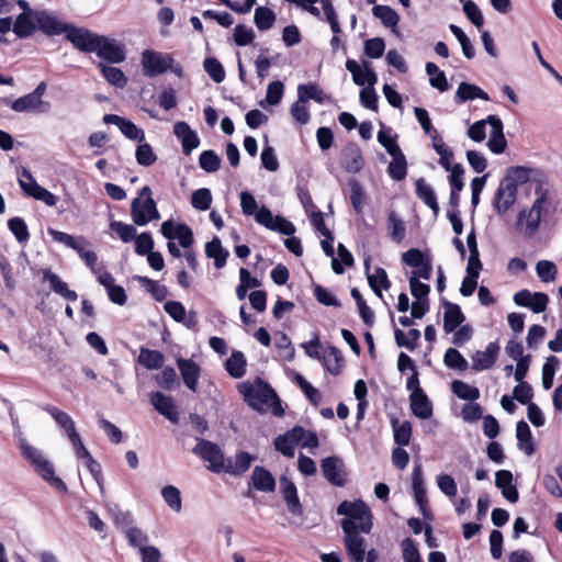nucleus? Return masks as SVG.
<instances>
[{
	"label": "nucleus",
	"mask_w": 562,
	"mask_h": 562,
	"mask_svg": "<svg viewBox=\"0 0 562 562\" xmlns=\"http://www.w3.org/2000/svg\"><path fill=\"white\" fill-rule=\"evenodd\" d=\"M238 391L244 396V401L254 411L260 414L270 412L276 417L284 415V409L277 392L262 379L256 378L252 382H241L238 385Z\"/></svg>",
	"instance_id": "obj_1"
},
{
	"label": "nucleus",
	"mask_w": 562,
	"mask_h": 562,
	"mask_svg": "<svg viewBox=\"0 0 562 562\" xmlns=\"http://www.w3.org/2000/svg\"><path fill=\"white\" fill-rule=\"evenodd\" d=\"M337 514L351 519L362 533H369L372 529V514L369 506L361 499L355 502L344 501L337 507Z\"/></svg>",
	"instance_id": "obj_2"
},
{
	"label": "nucleus",
	"mask_w": 562,
	"mask_h": 562,
	"mask_svg": "<svg viewBox=\"0 0 562 562\" xmlns=\"http://www.w3.org/2000/svg\"><path fill=\"white\" fill-rule=\"evenodd\" d=\"M341 529L345 533L344 543L351 562H363L366 557L364 538L361 530L351 519L341 520Z\"/></svg>",
	"instance_id": "obj_3"
},
{
	"label": "nucleus",
	"mask_w": 562,
	"mask_h": 562,
	"mask_svg": "<svg viewBox=\"0 0 562 562\" xmlns=\"http://www.w3.org/2000/svg\"><path fill=\"white\" fill-rule=\"evenodd\" d=\"M192 452L209 462L207 469L210 471L214 473L224 472L227 459L217 443L198 438V443Z\"/></svg>",
	"instance_id": "obj_4"
},
{
	"label": "nucleus",
	"mask_w": 562,
	"mask_h": 562,
	"mask_svg": "<svg viewBox=\"0 0 562 562\" xmlns=\"http://www.w3.org/2000/svg\"><path fill=\"white\" fill-rule=\"evenodd\" d=\"M19 184L25 195L42 201L47 206H55L57 204V196L40 186L32 173L24 167L20 173Z\"/></svg>",
	"instance_id": "obj_5"
},
{
	"label": "nucleus",
	"mask_w": 562,
	"mask_h": 562,
	"mask_svg": "<svg viewBox=\"0 0 562 562\" xmlns=\"http://www.w3.org/2000/svg\"><path fill=\"white\" fill-rule=\"evenodd\" d=\"M131 216L135 225L145 226L151 221H158L160 214L153 198L142 200L135 198L131 204Z\"/></svg>",
	"instance_id": "obj_6"
},
{
	"label": "nucleus",
	"mask_w": 562,
	"mask_h": 562,
	"mask_svg": "<svg viewBox=\"0 0 562 562\" xmlns=\"http://www.w3.org/2000/svg\"><path fill=\"white\" fill-rule=\"evenodd\" d=\"M172 63L173 58L170 55H162L150 49H146L142 53L143 72L148 78L164 74L171 67Z\"/></svg>",
	"instance_id": "obj_7"
},
{
	"label": "nucleus",
	"mask_w": 562,
	"mask_h": 562,
	"mask_svg": "<svg viewBox=\"0 0 562 562\" xmlns=\"http://www.w3.org/2000/svg\"><path fill=\"white\" fill-rule=\"evenodd\" d=\"M93 48L92 53H95L101 59L111 64L122 63L126 58L124 46L117 41L104 35H99Z\"/></svg>",
	"instance_id": "obj_8"
},
{
	"label": "nucleus",
	"mask_w": 562,
	"mask_h": 562,
	"mask_svg": "<svg viewBox=\"0 0 562 562\" xmlns=\"http://www.w3.org/2000/svg\"><path fill=\"white\" fill-rule=\"evenodd\" d=\"M324 477L333 485L342 487L346 484V471L344 461L336 457H327L321 463Z\"/></svg>",
	"instance_id": "obj_9"
},
{
	"label": "nucleus",
	"mask_w": 562,
	"mask_h": 562,
	"mask_svg": "<svg viewBox=\"0 0 562 562\" xmlns=\"http://www.w3.org/2000/svg\"><path fill=\"white\" fill-rule=\"evenodd\" d=\"M66 38L79 50L92 53L99 35L82 27L68 25Z\"/></svg>",
	"instance_id": "obj_10"
},
{
	"label": "nucleus",
	"mask_w": 562,
	"mask_h": 562,
	"mask_svg": "<svg viewBox=\"0 0 562 562\" xmlns=\"http://www.w3.org/2000/svg\"><path fill=\"white\" fill-rule=\"evenodd\" d=\"M517 189L510 184L499 181L498 188L493 198V206L498 215L503 216L513 206L517 199Z\"/></svg>",
	"instance_id": "obj_11"
},
{
	"label": "nucleus",
	"mask_w": 562,
	"mask_h": 562,
	"mask_svg": "<svg viewBox=\"0 0 562 562\" xmlns=\"http://www.w3.org/2000/svg\"><path fill=\"white\" fill-rule=\"evenodd\" d=\"M546 202V196L542 194L533 202L530 210L521 211L518 214V224L521 225L525 221V234L532 236L539 228L541 221L542 204Z\"/></svg>",
	"instance_id": "obj_12"
},
{
	"label": "nucleus",
	"mask_w": 562,
	"mask_h": 562,
	"mask_svg": "<svg viewBox=\"0 0 562 562\" xmlns=\"http://www.w3.org/2000/svg\"><path fill=\"white\" fill-rule=\"evenodd\" d=\"M340 165L349 173H358L363 168L364 158L358 145L349 143L341 149Z\"/></svg>",
	"instance_id": "obj_13"
},
{
	"label": "nucleus",
	"mask_w": 562,
	"mask_h": 562,
	"mask_svg": "<svg viewBox=\"0 0 562 562\" xmlns=\"http://www.w3.org/2000/svg\"><path fill=\"white\" fill-rule=\"evenodd\" d=\"M34 20L40 31L46 35H60L66 33L68 24L60 22L53 13L45 10L36 11Z\"/></svg>",
	"instance_id": "obj_14"
},
{
	"label": "nucleus",
	"mask_w": 562,
	"mask_h": 562,
	"mask_svg": "<svg viewBox=\"0 0 562 562\" xmlns=\"http://www.w3.org/2000/svg\"><path fill=\"white\" fill-rule=\"evenodd\" d=\"M487 123L492 127L487 140L488 149L496 155L504 153L507 146V140L503 132L504 126L502 120L496 115H488Z\"/></svg>",
	"instance_id": "obj_15"
},
{
	"label": "nucleus",
	"mask_w": 562,
	"mask_h": 562,
	"mask_svg": "<svg viewBox=\"0 0 562 562\" xmlns=\"http://www.w3.org/2000/svg\"><path fill=\"white\" fill-rule=\"evenodd\" d=\"M173 134L180 140L182 153L189 156L193 149L200 145L198 134L190 127L187 122L179 121L173 125Z\"/></svg>",
	"instance_id": "obj_16"
},
{
	"label": "nucleus",
	"mask_w": 562,
	"mask_h": 562,
	"mask_svg": "<svg viewBox=\"0 0 562 562\" xmlns=\"http://www.w3.org/2000/svg\"><path fill=\"white\" fill-rule=\"evenodd\" d=\"M103 122L105 124L116 125L121 133L128 139L143 142L145 138L144 131L125 117L119 116L116 114H105Z\"/></svg>",
	"instance_id": "obj_17"
},
{
	"label": "nucleus",
	"mask_w": 562,
	"mask_h": 562,
	"mask_svg": "<svg viewBox=\"0 0 562 562\" xmlns=\"http://www.w3.org/2000/svg\"><path fill=\"white\" fill-rule=\"evenodd\" d=\"M150 403L154 408L169 422L172 424L179 423V413L172 397L167 396L161 392H153L150 395Z\"/></svg>",
	"instance_id": "obj_18"
},
{
	"label": "nucleus",
	"mask_w": 562,
	"mask_h": 562,
	"mask_svg": "<svg viewBox=\"0 0 562 562\" xmlns=\"http://www.w3.org/2000/svg\"><path fill=\"white\" fill-rule=\"evenodd\" d=\"M177 366L181 373L183 383L192 392H196L199 378L201 375L200 366L191 359H177Z\"/></svg>",
	"instance_id": "obj_19"
},
{
	"label": "nucleus",
	"mask_w": 562,
	"mask_h": 562,
	"mask_svg": "<svg viewBox=\"0 0 562 562\" xmlns=\"http://www.w3.org/2000/svg\"><path fill=\"white\" fill-rule=\"evenodd\" d=\"M412 488L414 499L419 507L420 513L426 517L427 515V498L426 487L423 475V467L420 463L415 464L412 473Z\"/></svg>",
	"instance_id": "obj_20"
},
{
	"label": "nucleus",
	"mask_w": 562,
	"mask_h": 562,
	"mask_svg": "<svg viewBox=\"0 0 562 562\" xmlns=\"http://www.w3.org/2000/svg\"><path fill=\"white\" fill-rule=\"evenodd\" d=\"M11 109L18 113H46L50 109V104L46 101L36 99L31 92L14 100L11 103Z\"/></svg>",
	"instance_id": "obj_21"
},
{
	"label": "nucleus",
	"mask_w": 562,
	"mask_h": 562,
	"mask_svg": "<svg viewBox=\"0 0 562 562\" xmlns=\"http://www.w3.org/2000/svg\"><path fill=\"white\" fill-rule=\"evenodd\" d=\"M300 429L294 427L273 439L274 449L286 458L294 457L295 446L300 443Z\"/></svg>",
	"instance_id": "obj_22"
},
{
	"label": "nucleus",
	"mask_w": 562,
	"mask_h": 562,
	"mask_svg": "<svg viewBox=\"0 0 562 562\" xmlns=\"http://www.w3.org/2000/svg\"><path fill=\"white\" fill-rule=\"evenodd\" d=\"M499 351V346L496 341L490 342L485 350L476 351L472 357V369L475 371L487 370L493 367Z\"/></svg>",
	"instance_id": "obj_23"
},
{
	"label": "nucleus",
	"mask_w": 562,
	"mask_h": 562,
	"mask_svg": "<svg viewBox=\"0 0 562 562\" xmlns=\"http://www.w3.org/2000/svg\"><path fill=\"white\" fill-rule=\"evenodd\" d=\"M281 491L286 506L291 514L301 516L303 514V507L297 496V490L295 484L286 476L280 477Z\"/></svg>",
	"instance_id": "obj_24"
},
{
	"label": "nucleus",
	"mask_w": 562,
	"mask_h": 562,
	"mask_svg": "<svg viewBox=\"0 0 562 562\" xmlns=\"http://www.w3.org/2000/svg\"><path fill=\"white\" fill-rule=\"evenodd\" d=\"M347 70L352 75V80L357 86H374L378 81L376 74L364 64V68L361 69L359 64L353 59H348L346 61Z\"/></svg>",
	"instance_id": "obj_25"
},
{
	"label": "nucleus",
	"mask_w": 562,
	"mask_h": 562,
	"mask_svg": "<svg viewBox=\"0 0 562 562\" xmlns=\"http://www.w3.org/2000/svg\"><path fill=\"white\" fill-rule=\"evenodd\" d=\"M43 279L49 283L50 290L64 297L69 302H75L78 299L76 291L70 290L66 282H64L56 273L46 269L43 271Z\"/></svg>",
	"instance_id": "obj_26"
},
{
	"label": "nucleus",
	"mask_w": 562,
	"mask_h": 562,
	"mask_svg": "<svg viewBox=\"0 0 562 562\" xmlns=\"http://www.w3.org/2000/svg\"><path fill=\"white\" fill-rule=\"evenodd\" d=\"M443 329L447 334L453 333L465 319L460 306L456 303L443 301Z\"/></svg>",
	"instance_id": "obj_27"
},
{
	"label": "nucleus",
	"mask_w": 562,
	"mask_h": 562,
	"mask_svg": "<svg viewBox=\"0 0 562 562\" xmlns=\"http://www.w3.org/2000/svg\"><path fill=\"white\" fill-rule=\"evenodd\" d=\"M409 401L411 409L416 417L420 419H428L431 417L432 404L423 390H417V392L411 393Z\"/></svg>",
	"instance_id": "obj_28"
},
{
	"label": "nucleus",
	"mask_w": 562,
	"mask_h": 562,
	"mask_svg": "<svg viewBox=\"0 0 562 562\" xmlns=\"http://www.w3.org/2000/svg\"><path fill=\"white\" fill-rule=\"evenodd\" d=\"M474 99H481L484 101H488L490 97L479 86H476L474 83H469L465 81L461 82L456 91L454 102L457 104H462L469 100H474Z\"/></svg>",
	"instance_id": "obj_29"
},
{
	"label": "nucleus",
	"mask_w": 562,
	"mask_h": 562,
	"mask_svg": "<svg viewBox=\"0 0 562 562\" xmlns=\"http://www.w3.org/2000/svg\"><path fill=\"white\" fill-rule=\"evenodd\" d=\"M34 13L33 10H29V12H22L16 16L11 30L19 38L30 37L34 33L36 29Z\"/></svg>",
	"instance_id": "obj_30"
},
{
	"label": "nucleus",
	"mask_w": 562,
	"mask_h": 562,
	"mask_svg": "<svg viewBox=\"0 0 562 562\" xmlns=\"http://www.w3.org/2000/svg\"><path fill=\"white\" fill-rule=\"evenodd\" d=\"M416 195L437 216L439 213V205L437 196L432 187L426 182L424 178H418L415 182Z\"/></svg>",
	"instance_id": "obj_31"
},
{
	"label": "nucleus",
	"mask_w": 562,
	"mask_h": 562,
	"mask_svg": "<svg viewBox=\"0 0 562 562\" xmlns=\"http://www.w3.org/2000/svg\"><path fill=\"white\" fill-rule=\"evenodd\" d=\"M252 461L254 457L250 453L239 451L235 454L234 460L227 459L224 472L235 476L241 475L248 471Z\"/></svg>",
	"instance_id": "obj_32"
},
{
	"label": "nucleus",
	"mask_w": 562,
	"mask_h": 562,
	"mask_svg": "<svg viewBox=\"0 0 562 562\" xmlns=\"http://www.w3.org/2000/svg\"><path fill=\"white\" fill-rule=\"evenodd\" d=\"M251 483L254 487L260 492H273L276 488V480L267 469L255 467L251 474Z\"/></svg>",
	"instance_id": "obj_33"
},
{
	"label": "nucleus",
	"mask_w": 562,
	"mask_h": 562,
	"mask_svg": "<svg viewBox=\"0 0 562 562\" xmlns=\"http://www.w3.org/2000/svg\"><path fill=\"white\" fill-rule=\"evenodd\" d=\"M35 470L41 475V477L47 481L53 487L61 493H67V485L59 476L55 475L54 465L47 459L40 463Z\"/></svg>",
	"instance_id": "obj_34"
},
{
	"label": "nucleus",
	"mask_w": 562,
	"mask_h": 562,
	"mask_svg": "<svg viewBox=\"0 0 562 562\" xmlns=\"http://www.w3.org/2000/svg\"><path fill=\"white\" fill-rule=\"evenodd\" d=\"M321 360H323V364L334 375H338L342 369L344 358L338 348L334 346H329L324 350L323 356H321Z\"/></svg>",
	"instance_id": "obj_35"
},
{
	"label": "nucleus",
	"mask_w": 562,
	"mask_h": 562,
	"mask_svg": "<svg viewBox=\"0 0 562 562\" xmlns=\"http://www.w3.org/2000/svg\"><path fill=\"white\" fill-rule=\"evenodd\" d=\"M516 437L518 440V448L522 450L527 456L535 453V445L532 441V435L530 427L525 420H520L516 425Z\"/></svg>",
	"instance_id": "obj_36"
},
{
	"label": "nucleus",
	"mask_w": 562,
	"mask_h": 562,
	"mask_svg": "<svg viewBox=\"0 0 562 562\" xmlns=\"http://www.w3.org/2000/svg\"><path fill=\"white\" fill-rule=\"evenodd\" d=\"M367 279L374 294L378 297L383 299L382 290H389L391 288V282L387 278L386 271L383 268L378 267L374 269L373 273H368Z\"/></svg>",
	"instance_id": "obj_37"
},
{
	"label": "nucleus",
	"mask_w": 562,
	"mask_h": 562,
	"mask_svg": "<svg viewBox=\"0 0 562 562\" xmlns=\"http://www.w3.org/2000/svg\"><path fill=\"white\" fill-rule=\"evenodd\" d=\"M44 409L54 418V420L65 430L67 437H71L77 432L75 428V422L72 418L64 411L58 409L55 406L47 405Z\"/></svg>",
	"instance_id": "obj_38"
},
{
	"label": "nucleus",
	"mask_w": 562,
	"mask_h": 562,
	"mask_svg": "<svg viewBox=\"0 0 562 562\" xmlns=\"http://www.w3.org/2000/svg\"><path fill=\"white\" fill-rule=\"evenodd\" d=\"M297 97L301 102H308L314 100L318 103H324L329 99L316 83H301L297 87Z\"/></svg>",
	"instance_id": "obj_39"
},
{
	"label": "nucleus",
	"mask_w": 562,
	"mask_h": 562,
	"mask_svg": "<svg viewBox=\"0 0 562 562\" xmlns=\"http://www.w3.org/2000/svg\"><path fill=\"white\" fill-rule=\"evenodd\" d=\"M395 344L400 348H406L409 351H414L418 346L420 339V331L416 328L408 330L407 335L400 328L394 329Z\"/></svg>",
	"instance_id": "obj_40"
},
{
	"label": "nucleus",
	"mask_w": 562,
	"mask_h": 562,
	"mask_svg": "<svg viewBox=\"0 0 562 562\" xmlns=\"http://www.w3.org/2000/svg\"><path fill=\"white\" fill-rule=\"evenodd\" d=\"M205 255L209 258H213L214 266L217 269H221L226 263V259L228 257V251L222 247L220 238L214 237L211 241L206 243Z\"/></svg>",
	"instance_id": "obj_41"
},
{
	"label": "nucleus",
	"mask_w": 562,
	"mask_h": 562,
	"mask_svg": "<svg viewBox=\"0 0 562 562\" xmlns=\"http://www.w3.org/2000/svg\"><path fill=\"white\" fill-rule=\"evenodd\" d=\"M246 358L241 351H233L225 362V369L234 379H239L246 373Z\"/></svg>",
	"instance_id": "obj_42"
},
{
	"label": "nucleus",
	"mask_w": 562,
	"mask_h": 562,
	"mask_svg": "<svg viewBox=\"0 0 562 562\" xmlns=\"http://www.w3.org/2000/svg\"><path fill=\"white\" fill-rule=\"evenodd\" d=\"M137 361L148 370H157L162 367L165 357L158 350L142 348Z\"/></svg>",
	"instance_id": "obj_43"
},
{
	"label": "nucleus",
	"mask_w": 562,
	"mask_h": 562,
	"mask_svg": "<svg viewBox=\"0 0 562 562\" xmlns=\"http://www.w3.org/2000/svg\"><path fill=\"white\" fill-rule=\"evenodd\" d=\"M530 171L531 170L529 168L522 166L509 167L502 180L518 190L520 184H524L529 180Z\"/></svg>",
	"instance_id": "obj_44"
},
{
	"label": "nucleus",
	"mask_w": 562,
	"mask_h": 562,
	"mask_svg": "<svg viewBox=\"0 0 562 562\" xmlns=\"http://www.w3.org/2000/svg\"><path fill=\"white\" fill-rule=\"evenodd\" d=\"M373 15L379 19L386 27H396L400 16L397 12L389 5L375 4L372 9Z\"/></svg>",
	"instance_id": "obj_45"
},
{
	"label": "nucleus",
	"mask_w": 562,
	"mask_h": 562,
	"mask_svg": "<svg viewBox=\"0 0 562 562\" xmlns=\"http://www.w3.org/2000/svg\"><path fill=\"white\" fill-rule=\"evenodd\" d=\"M135 280H137L156 301L161 302L167 297L168 290L164 284H159L157 281L142 276H136Z\"/></svg>",
	"instance_id": "obj_46"
},
{
	"label": "nucleus",
	"mask_w": 562,
	"mask_h": 562,
	"mask_svg": "<svg viewBox=\"0 0 562 562\" xmlns=\"http://www.w3.org/2000/svg\"><path fill=\"white\" fill-rule=\"evenodd\" d=\"M387 228L389 235L393 241L401 243L405 238V224L395 211L389 213Z\"/></svg>",
	"instance_id": "obj_47"
},
{
	"label": "nucleus",
	"mask_w": 562,
	"mask_h": 562,
	"mask_svg": "<svg viewBox=\"0 0 562 562\" xmlns=\"http://www.w3.org/2000/svg\"><path fill=\"white\" fill-rule=\"evenodd\" d=\"M393 159L387 166L389 176L396 181L404 180L407 175V162L405 155L401 153L398 156H393Z\"/></svg>",
	"instance_id": "obj_48"
},
{
	"label": "nucleus",
	"mask_w": 562,
	"mask_h": 562,
	"mask_svg": "<svg viewBox=\"0 0 562 562\" xmlns=\"http://www.w3.org/2000/svg\"><path fill=\"white\" fill-rule=\"evenodd\" d=\"M101 68V72L103 77L106 79L109 83L115 86L116 88H124L127 83V78L124 72L116 67L106 66L103 64H99Z\"/></svg>",
	"instance_id": "obj_49"
},
{
	"label": "nucleus",
	"mask_w": 562,
	"mask_h": 562,
	"mask_svg": "<svg viewBox=\"0 0 562 562\" xmlns=\"http://www.w3.org/2000/svg\"><path fill=\"white\" fill-rule=\"evenodd\" d=\"M155 381L161 389L165 390H175L180 385L177 372L171 367H166L159 374H156Z\"/></svg>",
	"instance_id": "obj_50"
},
{
	"label": "nucleus",
	"mask_w": 562,
	"mask_h": 562,
	"mask_svg": "<svg viewBox=\"0 0 562 562\" xmlns=\"http://www.w3.org/2000/svg\"><path fill=\"white\" fill-rule=\"evenodd\" d=\"M254 21L260 31H266L272 27L276 21V14L271 9L267 7H258L255 10Z\"/></svg>",
	"instance_id": "obj_51"
},
{
	"label": "nucleus",
	"mask_w": 562,
	"mask_h": 562,
	"mask_svg": "<svg viewBox=\"0 0 562 562\" xmlns=\"http://www.w3.org/2000/svg\"><path fill=\"white\" fill-rule=\"evenodd\" d=\"M161 496L165 503L176 513H180L182 509L181 493L178 487L173 485H167L161 490Z\"/></svg>",
	"instance_id": "obj_52"
},
{
	"label": "nucleus",
	"mask_w": 562,
	"mask_h": 562,
	"mask_svg": "<svg viewBox=\"0 0 562 562\" xmlns=\"http://www.w3.org/2000/svg\"><path fill=\"white\" fill-rule=\"evenodd\" d=\"M452 392L461 400L475 401L480 397L477 387L471 386L463 381L456 380L451 383Z\"/></svg>",
	"instance_id": "obj_53"
},
{
	"label": "nucleus",
	"mask_w": 562,
	"mask_h": 562,
	"mask_svg": "<svg viewBox=\"0 0 562 562\" xmlns=\"http://www.w3.org/2000/svg\"><path fill=\"white\" fill-rule=\"evenodd\" d=\"M392 426L394 430V441L401 447L407 446L412 437L411 423L405 420L398 425L397 420H393Z\"/></svg>",
	"instance_id": "obj_54"
},
{
	"label": "nucleus",
	"mask_w": 562,
	"mask_h": 562,
	"mask_svg": "<svg viewBox=\"0 0 562 562\" xmlns=\"http://www.w3.org/2000/svg\"><path fill=\"white\" fill-rule=\"evenodd\" d=\"M191 204L195 210L207 211L212 204V193L210 189L201 188L195 190L191 196Z\"/></svg>",
	"instance_id": "obj_55"
},
{
	"label": "nucleus",
	"mask_w": 562,
	"mask_h": 562,
	"mask_svg": "<svg viewBox=\"0 0 562 562\" xmlns=\"http://www.w3.org/2000/svg\"><path fill=\"white\" fill-rule=\"evenodd\" d=\"M20 448L22 450L23 456L32 463L34 468H36L40 463L45 460V457L42 454L40 450L31 446L25 438L22 436L18 437Z\"/></svg>",
	"instance_id": "obj_56"
},
{
	"label": "nucleus",
	"mask_w": 562,
	"mask_h": 562,
	"mask_svg": "<svg viewBox=\"0 0 562 562\" xmlns=\"http://www.w3.org/2000/svg\"><path fill=\"white\" fill-rule=\"evenodd\" d=\"M135 158L137 164L144 167H149L157 160V156L154 153L153 147L147 143L137 146Z\"/></svg>",
	"instance_id": "obj_57"
},
{
	"label": "nucleus",
	"mask_w": 562,
	"mask_h": 562,
	"mask_svg": "<svg viewBox=\"0 0 562 562\" xmlns=\"http://www.w3.org/2000/svg\"><path fill=\"white\" fill-rule=\"evenodd\" d=\"M558 363H559V359L554 356L548 357L546 362L543 363L542 386L544 390H550L552 387L555 368H557Z\"/></svg>",
	"instance_id": "obj_58"
},
{
	"label": "nucleus",
	"mask_w": 562,
	"mask_h": 562,
	"mask_svg": "<svg viewBox=\"0 0 562 562\" xmlns=\"http://www.w3.org/2000/svg\"><path fill=\"white\" fill-rule=\"evenodd\" d=\"M203 66L206 74L214 82L221 83L225 79L224 67L216 58H206L203 63Z\"/></svg>",
	"instance_id": "obj_59"
},
{
	"label": "nucleus",
	"mask_w": 562,
	"mask_h": 562,
	"mask_svg": "<svg viewBox=\"0 0 562 562\" xmlns=\"http://www.w3.org/2000/svg\"><path fill=\"white\" fill-rule=\"evenodd\" d=\"M110 229L116 233L123 243H130L137 236L136 228L133 225L119 221L111 222Z\"/></svg>",
	"instance_id": "obj_60"
},
{
	"label": "nucleus",
	"mask_w": 562,
	"mask_h": 562,
	"mask_svg": "<svg viewBox=\"0 0 562 562\" xmlns=\"http://www.w3.org/2000/svg\"><path fill=\"white\" fill-rule=\"evenodd\" d=\"M8 227L19 243H25L30 238L27 226L23 218L13 217L8 221Z\"/></svg>",
	"instance_id": "obj_61"
},
{
	"label": "nucleus",
	"mask_w": 562,
	"mask_h": 562,
	"mask_svg": "<svg viewBox=\"0 0 562 562\" xmlns=\"http://www.w3.org/2000/svg\"><path fill=\"white\" fill-rule=\"evenodd\" d=\"M443 362L448 368L457 370H465L468 368V361L464 357L454 348H449L445 352Z\"/></svg>",
	"instance_id": "obj_62"
},
{
	"label": "nucleus",
	"mask_w": 562,
	"mask_h": 562,
	"mask_svg": "<svg viewBox=\"0 0 562 562\" xmlns=\"http://www.w3.org/2000/svg\"><path fill=\"white\" fill-rule=\"evenodd\" d=\"M200 167L206 172H215L220 169L221 159L213 150H204L199 158Z\"/></svg>",
	"instance_id": "obj_63"
},
{
	"label": "nucleus",
	"mask_w": 562,
	"mask_h": 562,
	"mask_svg": "<svg viewBox=\"0 0 562 562\" xmlns=\"http://www.w3.org/2000/svg\"><path fill=\"white\" fill-rule=\"evenodd\" d=\"M402 555L404 562H423L419 550L411 538H405L402 543Z\"/></svg>",
	"instance_id": "obj_64"
}]
</instances>
